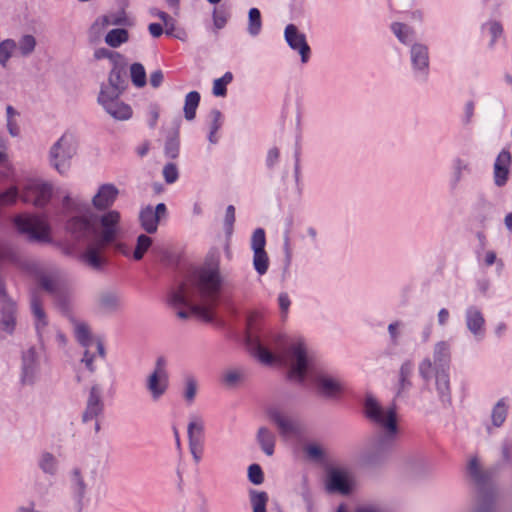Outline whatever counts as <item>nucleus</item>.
<instances>
[{
    "mask_svg": "<svg viewBox=\"0 0 512 512\" xmlns=\"http://www.w3.org/2000/svg\"><path fill=\"white\" fill-rule=\"evenodd\" d=\"M317 383L319 391L329 397L336 395L342 389L340 382L330 376H320Z\"/></svg>",
    "mask_w": 512,
    "mask_h": 512,
    "instance_id": "31",
    "label": "nucleus"
},
{
    "mask_svg": "<svg viewBox=\"0 0 512 512\" xmlns=\"http://www.w3.org/2000/svg\"><path fill=\"white\" fill-rule=\"evenodd\" d=\"M0 313V325L2 331L5 333H12L16 324L15 304L6 303L4 307L0 308Z\"/></svg>",
    "mask_w": 512,
    "mask_h": 512,
    "instance_id": "28",
    "label": "nucleus"
},
{
    "mask_svg": "<svg viewBox=\"0 0 512 512\" xmlns=\"http://www.w3.org/2000/svg\"><path fill=\"white\" fill-rule=\"evenodd\" d=\"M256 442L261 451L268 457H272L275 453L276 435L267 426H260L256 431Z\"/></svg>",
    "mask_w": 512,
    "mask_h": 512,
    "instance_id": "23",
    "label": "nucleus"
},
{
    "mask_svg": "<svg viewBox=\"0 0 512 512\" xmlns=\"http://www.w3.org/2000/svg\"><path fill=\"white\" fill-rule=\"evenodd\" d=\"M158 18L163 21L166 34L171 35L175 30V20L165 12H158Z\"/></svg>",
    "mask_w": 512,
    "mask_h": 512,
    "instance_id": "55",
    "label": "nucleus"
},
{
    "mask_svg": "<svg viewBox=\"0 0 512 512\" xmlns=\"http://www.w3.org/2000/svg\"><path fill=\"white\" fill-rule=\"evenodd\" d=\"M468 469H469L470 474L474 478H478L479 477V463H478V460L476 458H471L470 459L469 464H468Z\"/></svg>",
    "mask_w": 512,
    "mask_h": 512,
    "instance_id": "61",
    "label": "nucleus"
},
{
    "mask_svg": "<svg viewBox=\"0 0 512 512\" xmlns=\"http://www.w3.org/2000/svg\"><path fill=\"white\" fill-rule=\"evenodd\" d=\"M411 374V365L408 363H405L400 368V387L398 390V394H400L403 390H405L409 385V377Z\"/></svg>",
    "mask_w": 512,
    "mask_h": 512,
    "instance_id": "51",
    "label": "nucleus"
},
{
    "mask_svg": "<svg viewBox=\"0 0 512 512\" xmlns=\"http://www.w3.org/2000/svg\"><path fill=\"white\" fill-rule=\"evenodd\" d=\"M365 415L382 433L384 441H392L398 433V416L395 406L383 407L372 395L365 399Z\"/></svg>",
    "mask_w": 512,
    "mask_h": 512,
    "instance_id": "2",
    "label": "nucleus"
},
{
    "mask_svg": "<svg viewBox=\"0 0 512 512\" xmlns=\"http://www.w3.org/2000/svg\"><path fill=\"white\" fill-rule=\"evenodd\" d=\"M119 196V189L111 183H105L98 187L91 198V204L97 211H107L113 206Z\"/></svg>",
    "mask_w": 512,
    "mask_h": 512,
    "instance_id": "16",
    "label": "nucleus"
},
{
    "mask_svg": "<svg viewBox=\"0 0 512 512\" xmlns=\"http://www.w3.org/2000/svg\"><path fill=\"white\" fill-rule=\"evenodd\" d=\"M77 152V142L72 134H63L50 148V164L61 174L66 173Z\"/></svg>",
    "mask_w": 512,
    "mask_h": 512,
    "instance_id": "6",
    "label": "nucleus"
},
{
    "mask_svg": "<svg viewBox=\"0 0 512 512\" xmlns=\"http://www.w3.org/2000/svg\"><path fill=\"white\" fill-rule=\"evenodd\" d=\"M250 500L253 508V512H266V504L268 501V495L263 491H251Z\"/></svg>",
    "mask_w": 512,
    "mask_h": 512,
    "instance_id": "41",
    "label": "nucleus"
},
{
    "mask_svg": "<svg viewBox=\"0 0 512 512\" xmlns=\"http://www.w3.org/2000/svg\"><path fill=\"white\" fill-rule=\"evenodd\" d=\"M51 186L40 180H28L22 189L21 198L24 202L32 203L35 206H44L51 198Z\"/></svg>",
    "mask_w": 512,
    "mask_h": 512,
    "instance_id": "10",
    "label": "nucleus"
},
{
    "mask_svg": "<svg viewBox=\"0 0 512 512\" xmlns=\"http://www.w3.org/2000/svg\"><path fill=\"white\" fill-rule=\"evenodd\" d=\"M93 56L96 60H101V59L113 60L114 58L119 57L120 55L118 53L108 50L107 48L100 47L94 51Z\"/></svg>",
    "mask_w": 512,
    "mask_h": 512,
    "instance_id": "57",
    "label": "nucleus"
},
{
    "mask_svg": "<svg viewBox=\"0 0 512 512\" xmlns=\"http://www.w3.org/2000/svg\"><path fill=\"white\" fill-rule=\"evenodd\" d=\"M254 356L264 365H273L283 362L282 357L273 354L260 343L255 345Z\"/></svg>",
    "mask_w": 512,
    "mask_h": 512,
    "instance_id": "34",
    "label": "nucleus"
},
{
    "mask_svg": "<svg viewBox=\"0 0 512 512\" xmlns=\"http://www.w3.org/2000/svg\"><path fill=\"white\" fill-rule=\"evenodd\" d=\"M64 209L67 211H77L81 206V201L77 197L66 195L62 201Z\"/></svg>",
    "mask_w": 512,
    "mask_h": 512,
    "instance_id": "54",
    "label": "nucleus"
},
{
    "mask_svg": "<svg viewBox=\"0 0 512 512\" xmlns=\"http://www.w3.org/2000/svg\"><path fill=\"white\" fill-rule=\"evenodd\" d=\"M412 63L415 68L425 70L429 65L427 48L420 44H415L411 50Z\"/></svg>",
    "mask_w": 512,
    "mask_h": 512,
    "instance_id": "32",
    "label": "nucleus"
},
{
    "mask_svg": "<svg viewBox=\"0 0 512 512\" xmlns=\"http://www.w3.org/2000/svg\"><path fill=\"white\" fill-rule=\"evenodd\" d=\"M121 213L117 210H107L101 214H93L95 223L94 236L100 245H108L115 242L122 234Z\"/></svg>",
    "mask_w": 512,
    "mask_h": 512,
    "instance_id": "5",
    "label": "nucleus"
},
{
    "mask_svg": "<svg viewBox=\"0 0 512 512\" xmlns=\"http://www.w3.org/2000/svg\"><path fill=\"white\" fill-rule=\"evenodd\" d=\"M392 29L400 41H402V42L406 41V37L409 32L406 26H404L400 23H395V24H393Z\"/></svg>",
    "mask_w": 512,
    "mask_h": 512,
    "instance_id": "58",
    "label": "nucleus"
},
{
    "mask_svg": "<svg viewBox=\"0 0 512 512\" xmlns=\"http://www.w3.org/2000/svg\"><path fill=\"white\" fill-rule=\"evenodd\" d=\"M31 310L35 318V326L38 332L42 333L43 330L46 328L48 321L46 314L42 308V304L37 298L32 299Z\"/></svg>",
    "mask_w": 512,
    "mask_h": 512,
    "instance_id": "37",
    "label": "nucleus"
},
{
    "mask_svg": "<svg viewBox=\"0 0 512 512\" xmlns=\"http://www.w3.org/2000/svg\"><path fill=\"white\" fill-rule=\"evenodd\" d=\"M120 80V72L116 69L112 70L108 77V83L101 87L98 96V102L103 108L118 101L122 91Z\"/></svg>",
    "mask_w": 512,
    "mask_h": 512,
    "instance_id": "18",
    "label": "nucleus"
},
{
    "mask_svg": "<svg viewBox=\"0 0 512 512\" xmlns=\"http://www.w3.org/2000/svg\"><path fill=\"white\" fill-rule=\"evenodd\" d=\"M284 35L288 45L299 52L302 62H307L310 48L306 43L305 35L299 32L298 28L293 24L286 26Z\"/></svg>",
    "mask_w": 512,
    "mask_h": 512,
    "instance_id": "21",
    "label": "nucleus"
},
{
    "mask_svg": "<svg viewBox=\"0 0 512 512\" xmlns=\"http://www.w3.org/2000/svg\"><path fill=\"white\" fill-rule=\"evenodd\" d=\"M265 415L267 419L277 427L281 437L290 438L300 433L299 424L295 420L286 416L279 407H267Z\"/></svg>",
    "mask_w": 512,
    "mask_h": 512,
    "instance_id": "11",
    "label": "nucleus"
},
{
    "mask_svg": "<svg viewBox=\"0 0 512 512\" xmlns=\"http://www.w3.org/2000/svg\"><path fill=\"white\" fill-rule=\"evenodd\" d=\"M200 95L196 91H191L185 96L184 116L187 120H193L196 115V109L199 105Z\"/></svg>",
    "mask_w": 512,
    "mask_h": 512,
    "instance_id": "38",
    "label": "nucleus"
},
{
    "mask_svg": "<svg viewBox=\"0 0 512 512\" xmlns=\"http://www.w3.org/2000/svg\"><path fill=\"white\" fill-rule=\"evenodd\" d=\"M163 176L167 183H173L178 177V170L174 164H167L163 169Z\"/></svg>",
    "mask_w": 512,
    "mask_h": 512,
    "instance_id": "56",
    "label": "nucleus"
},
{
    "mask_svg": "<svg viewBox=\"0 0 512 512\" xmlns=\"http://www.w3.org/2000/svg\"><path fill=\"white\" fill-rule=\"evenodd\" d=\"M262 27L260 11L257 8H251L248 13V32L255 36Z\"/></svg>",
    "mask_w": 512,
    "mask_h": 512,
    "instance_id": "42",
    "label": "nucleus"
},
{
    "mask_svg": "<svg viewBox=\"0 0 512 512\" xmlns=\"http://www.w3.org/2000/svg\"><path fill=\"white\" fill-rule=\"evenodd\" d=\"M132 82L137 87H143L146 84V72L142 64L134 63L130 67Z\"/></svg>",
    "mask_w": 512,
    "mask_h": 512,
    "instance_id": "43",
    "label": "nucleus"
},
{
    "mask_svg": "<svg viewBox=\"0 0 512 512\" xmlns=\"http://www.w3.org/2000/svg\"><path fill=\"white\" fill-rule=\"evenodd\" d=\"M153 240L146 234H140L136 239L135 248L133 251L134 260H141L145 253L151 248Z\"/></svg>",
    "mask_w": 512,
    "mask_h": 512,
    "instance_id": "40",
    "label": "nucleus"
},
{
    "mask_svg": "<svg viewBox=\"0 0 512 512\" xmlns=\"http://www.w3.org/2000/svg\"><path fill=\"white\" fill-rule=\"evenodd\" d=\"M354 484L355 482L350 472L336 469L329 473L327 489L331 492L348 494L352 490Z\"/></svg>",
    "mask_w": 512,
    "mask_h": 512,
    "instance_id": "20",
    "label": "nucleus"
},
{
    "mask_svg": "<svg viewBox=\"0 0 512 512\" xmlns=\"http://www.w3.org/2000/svg\"><path fill=\"white\" fill-rule=\"evenodd\" d=\"M222 277L217 264L203 267L195 280L181 284L169 298L170 303L183 308L177 312L179 318L195 317L209 322L213 318V303L220 292Z\"/></svg>",
    "mask_w": 512,
    "mask_h": 512,
    "instance_id": "1",
    "label": "nucleus"
},
{
    "mask_svg": "<svg viewBox=\"0 0 512 512\" xmlns=\"http://www.w3.org/2000/svg\"><path fill=\"white\" fill-rule=\"evenodd\" d=\"M484 323V319L479 311L470 309L467 312V326L473 333H477Z\"/></svg>",
    "mask_w": 512,
    "mask_h": 512,
    "instance_id": "44",
    "label": "nucleus"
},
{
    "mask_svg": "<svg viewBox=\"0 0 512 512\" xmlns=\"http://www.w3.org/2000/svg\"><path fill=\"white\" fill-rule=\"evenodd\" d=\"M473 512H497V509L494 501L482 498Z\"/></svg>",
    "mask_w": 512,
    "mask_h": 512,
    "instance_id": "53",
    "label": "nucleus"
},
{
    "mask_svg": "<svg viewBox=\"0 0 512 512\" xmlns=\"http://www.w3.org/2000/svg\"><path fill=\"white\" fill-rule=\"evenodd\" d=\"M105 246L100 245L98 240L95 244H90L82 255L83 262L93 269L100 268L104 263L102 250Z\"/></svg>",
    "mask_w": 512,
    "mask_h": 512,
    "instance_id": "27",
    "label": "nucleus"
},
{
    "mask_svg": "<svg viewBox=\"0 0 512 512\" xmlns=\"http://www.w3.org/2000/svg\"><path fill=\"white\" fill-rule=\"evenodd\" d=\"M204 420L199 415H191L187 425L189 450L196 464H199L203 454Z\"/></svg>",
    "mask_w": 512,
    "mask_h": 512,
    "instance_id": "9",
    "label": "nucleus"
},
{
    "mask_svg": "<svg viewBox=\"0 0 512 512\" xmlns=\"http://www.w3.org/2000/svg\"><path fill=\"white\" fill-rule=\"evenodd\" d=\"M510 162V153L505 150L501 151L494 164V181L497 186H502L506 183Z\"/></svg>",
    "mask_w": 512,
    "mask_h": 512,
    "instance_id": "25",
    "label": "nucleus"
},
{
    "mask_svg": "<svg viewBox=\"0 0 512 512\" xmlns=\"http://www.w3.org/2000/svg\"><path fill=\"white\" fill-rule=\"evenodd\" d=\"M129 41V32L124 28L109 30L104 36V42L111 48H118Z\"/></svg>",
    "mask_w": 512,
    "mask_h": 512,
    "instance_id": "29",
    "label": "nucleus"
},
{
    "mask_svg": "<svg viewBox=\"0 0 512 512\" xmlns=\"http://www.w3.org/2000/svg\"><path fill=\"white\" fill-rule=\"evenodd\" d=\"M7 129L12 137H17L19 135V127L16 119L7 120Z\"/></svg>",
    "mask_w": 512,
    "mask_h": 512,
    "instance_id": "62",
    "label": "nucleus"
},
{
    "mask_svg": "<svg viewBox=\"0 0 512 512\" xmlns=\"http://www.w3.org/2000/svg\"><path fill=\"white\" fill-rule=\"evenodd\" d=\"M434 362L432 363L433 368L440 369L444 364L448 367L449 361V346L445 342H438L434 347L433 352Z\"/></svg>",
    "mask_w": 512,
    "mask_h": 512,
    "instance_id": "36",
    "label": "nucleus"
},
{
    "mask_svg": "<svg viewBox=\"0 0 512 512\" xmlns=\"http://www.w3.org/2000/svg\"><path fill=\"white\" fill-rule=\"evenodd\" d=\"M233 76L230 72H226L221 78L213 83V94L215 96H224L226 94V86L232 81Z\"/></svg>",
    "mask_w": 512,
    "mask_h": 512,
    "instance_id": "45",
    "label": "nucleus"
},
{
    "mask_svg": "<svg viewBox=\"0 0 512 512\" xmlns=\"http://www.w3.org/2000/svg\"><path fill=\"white\" fill-rule=\"evenodd\" d=\"M71 491L77 503H81L86 491L87 485L78 470H74L71 475Z\"/></svg>",
    "mask_w": 512,
    "mask_h": 512,
    "instance_id": "33",
    "label": "nucleus"
},
{
    "mask_svg": "<svg viewBox=\"0 0 512 512\" xmlns=\"http://www.w3.org/2000/svg\"><path fill=\"white\" fill-rule=\"evenodd\" d=\"M36 46V40L31 35H24L18 44V50L23 56H27L32 53Z\"/></svg>",
    "mask_w": 512,
    "mask_h": 512,
    "instance_id": "47",
    "label": "nucleus"
},
{
    "mask_svg": "<svg viewBox=\"0 0 512 512\" xmlns=\"http://www.w3.org/2000/svg\"><path fill=\"white\" fill-rule=\"evenodd\" d=\"M18 189L15 186L9 187L4 192H0V205L7 206L16 202Z\"/></svg>",
    "mask_w": 512,
    "mask_h": 512,
    "instance_id": "48",
    "label": "nucleus"
},
{
    "mask_svg": "<svg viewBox=\"0 0 512 512\" xmlns=\"http://www.w3.org/2000/svg\"><path fill=\"white\" fill-rule=\"evenodd\" d=\"M94 228L92 213L75 215L67 221L65 226L66 232L75 240H86L94 236Z\"/></svg>",
    "mask_w": 512,
    "mask_h": 512,
    "instance_id": "12",
    "label": "nucleus"
},
{
    "mask_svg": "<svg viewBox=\"0 0 512 512\" xmlns=\"http://www.w3.org/2000/svg\"><path fill=\"white\" fill-rule=\"evenodd\" d=\"M104 109L115 120L125 121L130 119L132 116V109L130 106L120 101H116L104 107Z\"/></svg>",
    "mask_w": 512,
    "mask_h": 512,
    "instance_id": "30",
    "label": "nucleus"
},
{
    "mask_svg": "<svg viewBox=\"0 0 512 512\" xmlns=\"http://www.w3.org/2000/svg\"><path fill=\"white\" fill-rule=\"evenodd\" d=\"M148 30L150 32V34L155 37V38H158L162 35L163 33V28L160 24L158 23H151L149 26H148Z\"/></svg>",
    "mask_w": 512,
    "mask_h": 512,
    "instance_id": "63",
    "label": "nucleus"
},
{
    "mask_svg": "<svg viewBox=\"0 0 512 512\" xmlns=\"http://www.w3.org/2000/svg\"><path fill=\"white\" fill-rule=\"evenodd\" d=\"M40 377V361L34 349L23 354L21 382L24 385L35 383Z\"/></svg>",
    "mask_w": 512,
    "mask_h": 512,
    "instance_id": "19",
    "label": "nucleus"
},
{
    "mask_svg": "<svg viewBox=\"0 0 512 512\" xmlns=\"http://www.w3.org/2000/svg\"><path fill=\"white\" fill-rule=\"evenodd\" d=\"M213 115H214V123H213V126L211 128L210 135H209V141L211 143H216L217 139H216L215 135H216V132L219 129V126H220V123H219L220 112L214 111Z\"/></svg>",
    "mask_w": 512,
    "mask_h": 512,
    "instance_id": "59",
    "label": "nucleus"
},
{
    "mask_svg": "<svg viewBox=\"0 0 512 512\" xmlns=\"http://www.w3.org/2000/svg\"><path fill=\"white\" fill-rule=\"evenodd\" d=\"M165 216L166 206L163 203L157 204L155 209L146 206L139 213V223L146 233L153 234L158 230L159 222Z\"/></svg>",
    "mask_w": 512,
    "mask_h": 512,
    "instance_id": "17",
    "label": "nucleus"
},
{
    "mask_svg": "<svg viewBox=\"0 0 512 512\" xmlns=\"http://www.w3.org/2000/svg\"><path fill=\"white\" fill-rule=\"evenodd\" d=\"M128 22L126 13L122 11L99 15L87 30L88 41L92 44H97L104 40V36L110 26H123L127 25Z\"/></svg>",
    "mask_w": 512,
    "mask_h": 512,
    "instance_id": "7",
    "label": "nucleus"
},
{
    "mask_svg": "<svg viewBox=\"0 0 512 512\" xmlns=\"http://www.w3.org/2000/svg\"><path fill=\"white\" fill-rule=\"evenodd\" d=\"M40 466L45 472L52 473L56 467L55 458L49 453L43 454L40 460Z\"/></svg>",
    "mask_w": 512,
    "mask_h": 512,
    "instance_id": "52",
    "label": "nucleus"
},
{
    "mask_svg": "<svg viewBox=\"0 0 512 512\" xmlns=\"http://www.w3.org/2000/svg\"><path fill=\"white\" fill-rule=\"evenodd\" d=\"M98 308L104 313H114L123 306L121 296L115 291H104L97 299Z\"/></svg>",
    "mask_w": 512,
    "mask_h": 512,
    "instance_id": "24",
    "label": "nucleus"
},
{
    "mask_svg": "<svg viewBox=\"0 0 512 512\" xmlns=\"http://www.w3.org/2000/svg\"><path fill=\"white\" fill-rule=\"evenodd\" d=\"M199 390V380L198 378L191 374L186 373L183 375L182 382H181V395L183 400L187 404L194 403L197 393Z\"/></svg>",
    "mask_w": 512,
    "mask_h": 512,
    "instance_id": "26",
    "label": "nucleus"
},
{
    "mask_svg": "<svg viewBox=\"0 0 512 512\" xmlns=\"http://www.w3.org/2000/svg\"><path fill=\"white\" fill-rule=\"evenodd\" d=\"M163 81V74L161 71L157 70V71H154L151 75H150V84L153 86V87H159L161 85Z\"/></svg>",
    "mask_w": 512,
    "mask_h": 512,
    "instance_id": "60",
    "label": "nucleus"
},
{
    "mask_svg": "<svg viewBox=\"0 0 512 512\" xmlns=\"http://www.w3.org/2000/svg\"><path fill=\"white\" fill-rule=\"evenodd\" d=\"M17 43L12 39H5L0 42V65L7 67L9 59L16 53Z\"/></svg>",
    "mask_w": 512,
    "mask_h": 512,
    "instance_id": "39",
    "label": "nucleus"
},
{
    "mask_svg": "<svg viewBox=\"0 0 512 512\" xmlns=\"http://www.w3.org/2000/svg\"><path fill=\"white\" fill-rule=\"evenodd\" d=\"M13 223L17 231L28 240L43 244L52 243V228L42 216L20 214L14 217Z\"/></svg>",
    "mask_w": 512,
    "mask_h": 512,
    "instance_id": "4",
    "label": "nucleus"
},
{
    "mask_svg": "<svg viewBox=\"0 0 512 512\" xmlns=\"http://www.w3.org/2000/svg\"><path fill=\"white\" fill-rule=\"evenodd\" d=\"M447 369L448 367H445L444 364L440 369L433 368L432 362L429 359L422 361L419 366V372L425 380L435 377L436 388L441 397H447L449 394Z\"/></svg>",
    "mask_w": 512,
    "mask_h": 512,
    "instance_id": "15",
    "label": "nucleus"
},
{
    "mask_svg": "<svg viewBox=\"0 0 512 512\" xmlns=\"http://www.w3.org/2000/svg\"><path fill=\"white\" fill-rule=\"evenodd\" d=\"M507 414V407L503 400L499 401L492 411V422L495 426L499 427L505 421Z\"/></svg>",
    "mask_w": 512,
    "mask_h": 512,
    "instance_id": "46",
    "label": "nucleus"
},
{
    "mask_svg": "<svg viewBox=\"0 0 512 512\" xmlns=\"http://www.w3.org/2000/svg\"><path fill=\"white\" fill-rule=\"evenodd\" d=\"M244 373L240 368H228L221 374V383L226 388H235L242 380Z\"/></svg>",
    "mask_w": 512,
    "mask_h": 512,
    "instance_id": "35",
    "label": "nucleus"
},
{
    "mask_svg": "<svg viewBox=\"0 0 512 512\" xmlns=\"http://www.w3.org/2000/svg\"><path fill=\"white\" fill-rule=\"evenodd\" d=\"M265 244L264 230L256 229L251 238V248L253 250V266L260 275L265 274L269 267V257L265 251Z\"/></svg>",
    "mask_w": 512,
    "mask_h": 512,
    "instance_id": "14",
    "label": "nucleus"
},
{
    "mask_svg": "<svg viewBox=\"0 0 512 512\" xmlns=\"http://www.w3.org/2000/svg\"><path fill=\"white\" fill-rule=\"evenodd\" d=\"M144 388L152 402H159L167 395L170 388V374L166 357L158 356L155 359L152 369L145 376Z\"/></svg>",
    "mask_w": 512,
    "mask_h": 512,
    "instance_id": "3",
    "label": "nucleus"
},
{
    "mask_svg": "<svg viewBox=\"0 0 512 512\" xmlns=\"http://www.w3.org/2000/svg\"><path fill=\"white\" fill-rule=\"evenodd\" d=\"M279 158V150L272 148L267 153V162L269 165H273Z\"/></svg>",
    "mask_w": 512,
    "mask_h": 512,
    "instance_id": "64",
    "label": "nucleus"
},
{
    "mask_svg": "<svg viewBox=\"0 0 512 512\" xmlns=\"http://www.w3.org/2000/svg\"><path fill=\"white\" fill-rule=\"evenodd\" d=\"M104 409L102 399V387L99 384L91 386L86 403V409L83 413V420L89 421L99 416Z\"/></svg>",
    "mask_w": 512,
    "mask_h": 512,
    "instance_id": "22",
    "label": "nucleus"
},
{
    "mask_svg": "<svg viewBox=\"0 0 512 512\" xmlns=\"http://www.w3.org/2000/svg\"><path fill=\"white\" fill-rule=\"evenodd\" d=\"M75 335L77 340L81 343L82 346L85 347V354L83 357V362L86 364V366L93 371V358H94V351L92 350L95 348L97 353L104 357L105 350L104 346L101 343L100 340L94 338L91 333L89 327L82 322H77L74 326Z\"/></svg>",
    "mask_w": 512,
    "mask_h": 512,
    "instance_id": "8",
    "label": "nucleus"
},
{
    "mask_svg": "<svg viewBox=\"0 0 512 512\" xmlns=\"http://www.w3.org/2000/svg\"><path fill=\"white\" fill-rule=\"evenodd\" d=\"M248 478L254 485H260L264 481L263 471L258 464H252L248 467Z\"/></svg>",
    "mask_w": 512,
    "mask_h": 512,
    "instance_id": "49",
    "label": "nucleus"
},
{
    "mask_svg": "<svg viewBox=\"0 0 512 512\" xmlns=\"http://www.w3.org/2000/svg\"><path fill=\"white\" fill-rule=\"evenodd\" d=\"M304 452L308 458L316 461L322 460L325 456V450L318 444L307 445Z\"/></svg>",
    "mask_w": 512,
    "mask_h": 512,
    "instance_id": "50",
    "label": "nucleus"
},
{
    "mask_svg": "<svg viewBox=\"0 0 512 512\" xmlns=\"http://www.w3.org/2000/svg\"><path fill=\"white\" fill-rule=\"evenodd\" d=\"M290 355V378L294 381H302L309 365V358L304 344L300 341L294 343Z\"/></svg>",
    "mask_w": 512,
    "mask_h": 512,
    "instance_id": "13",
    "label": "nucleus"
}]
</instances>
